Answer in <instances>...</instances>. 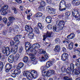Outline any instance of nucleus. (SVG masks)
<instances>
[{"label":"nucleus","mask_w":80,"mask_h":80,"mask_svg":"<svg viewBox=\"0 0 80 80\" xmlns=\"http://www.w3.org/2000/svg\"><path fill=\"white\" fill-rule=\"evenodd\" d=\"M42 13L40 12H38L36 14L35 16V17L36 18H38V17H42Z\"/></svg>","instance_id":"28"},{"label":"nucleus","mask_w":80,"mask_h":80,"mask_svg":"<svg viewBox=\"0 0 80 80\" xmlns=\"http://www.w3.org/2000/svg\"><path fill=\"white\" fill-rule=\"evenodd\" d=\"M41 5L42 6V7H44L46 3L44 1H42L41 2Z\"/></svg>","instance_id":"45"},{"label":"nucleus","mask_w":80,"mask_h":80,"mask_svg":"<svg viewBox=\"0 0 80 80\" xmlns=\"http://www.w3.org/2000/svg\"><path fill=\"white\" fill-rule=\"evenodd\" d=\"M36 48H38L40 47V44L38 43L35 44Z\"/></svg>","instance_id":"55"},{"label":"nucleus","mask_w":80,"mask_h":80,"mask_svg":"<svg viewBox=\"0 0 80 80\" xmlns=\"http://www.w3.org/2000/svg\"><path fill=\"white\" fill-rule=\"evenodd\" d=\"M28 57L26 56L24 58L23 60L24 63H26V62H28Z\"/></svg>","instance_id":"29"},{"label":"nucleus","mask_w":80,"mask_h":80,"mask_svg":"<svg viewBox=\"0 0 80 80\" xmlns=\"http://www.w3.org/2000/svg\"><path fill=\"white\" fill-rule=\"evenodd\" d=\"M3 67V62L0 61V67Z\"/></svg>","instance_id":"60"},{"label":"nucleus","mask_w":80,"mask_h":80,"mask_svg":"<svg viewBox=\"0 0 80 80\" xmlns=\"http://www.w3.org/2000/svg\"><path fill=\"white\" fill-rule=\"evenodd\" d=\"M29 55L30 56H31V58L32 59H33L34 58H35V57L34 56V57H33V54H32V53H30L29 54Z\"/></svg>","instance_id":"53"},{"label":"nucleus","mask_w":80,"mask_h":80,"mask_svg":"<svg viewBox=\"0 0 80 80\" xmlns=\"http://www.w3.org/2000/svg\"><path fill=\"white\" fill-rule=\"evenodd\" d=\"M65 68L64 67H63L61 68V70L62 72H65Z\"/></svg>","instance_id":"49"},{"label":"nucleus","mask_w":80,"mask_h":80,"mask_svg":"<svg viewBox=\"0 0 80 80\" xmlns=\"http://www.w3.org/2000/svg\"><path fill=\"white\" fill-rule=\"evenodd\" d=\"M12 9L13 10H14V13H15V14H17V13H18V11H17V9L16 8H15L14 7H13L12 8Z\"/></svg>","instance_id":"30"},{"label":"nucleus","mask_w":80,"mask_h":80,"mask_svg":"<svg viewBox=\"0 0 80 80\" xmlns=\"http://www.w3.org/2000/svg\"><path fill=\"white\" fill-rule=\"evenodd\" d=\"M75 65L77 66V67L75 71V74L76 75H79L80 73V64L76 63Z\"/></svg>","instance_id":"10"},{"label":"nucleus","mask_w":80,"mask_h":80,"mask_svg":"<svg viewBox=\"0 0 80 80\" xmlns=\"http://www.w3.org/2000/svg\"><path fill=\"white\" fill-rule=\"evenodd\" d=\"M65 15L66 17L68 18V17L70 15V12H67L65 13Z\"/></svg>","instance_id":"38"},{"label":"nucleus","mask_w":80,"mask_h":80,"mask_svg":"<svg viewBox=\"0 0 80 80\" xmlns=\"http://www.w3.org/2000/svg\"><path fill=\"white\" fill-rule=\"evenodd\" d=\"M46 10L51 14H55V9L51 8L50 6H47L46 7Z\"/></svg>","instance_id":"6"},{"label":"nucleus","mask_w":80,"mask_h":80,"mask_svg":"<svg viewBox=\"0 0 80 80\" xmlns=\"http://www.w3.org/2000/svg\"><path fill=\"white\" fill-rule=\"evenodd\" d=\"M55 42L56 43H59L60 42V39L58 38H56L55 39Z\"/></svg>","instance_id":"33"},{"label":"nucleus","mask_w":80,"mask_h":80,"mask_svg":"<svg viewBox=\"0 0 80 80\" xmlns=\"http://www.w3.org/2000/svg\"><path fill=\"white\" fill-rule=\"evenodd\" d=\"M46 22L48 23H50L52 22V18L50 16L47 17L46 18Z\"/></svg>","instance_id":"21"},{"label":"nucleus","mask_w":80,"mask_h":80,"mask_svg":"<svg viewBox=\"0 0 80 80\" xmlns=\"http://www.w3.org/2000/svg\"><path fill=\"white\" fill-rule=\"evenodd\" d=\"M13 23V22H9L8 23V26H10V25H11L12 23Z\"/></svg>","instance_id":"62"},{"label":"nucleus","mask_w":80,"mask_h":80,"mask_svg":"<svg viewBox=\"0 0 80 80\" xmlns=\"http://www.w3.org/2000/svg\"><path fill=\"white\" fill-rule=\"evenodd\" d=\"M24 65V64H23V63L22 62H20L18 64V66L17 67V68L18 70H20V68H22V67H23Z\"/></svg>","instance_id":"22"},{"label":"nucleus","mask_w":80,"mask_h":80,"mask_svg":"<svg viewBox=\"0 0 80 80\" xmlns=\"http://www.w3.org/2000/svg\"><path fill=\"white\" fill-rule=\"evenodd\" d=\"M68 55L67 53H64L62 55L61 59L63 61H66V60L68 59Z\"/></svg>","instance_id":"14"},{"label":"nucleus","mask_w":80,"mask_h":80,"mask_svg":"<svg viewBox=\"0 0 80 80\" xmlns=\"http://www.w3.org/2000/svg\"><path fill=\"white\" fill-rule=\"evenodd\" d=\"M43 8V7L42 6H40L38 7V10H42Z\"/></svg>","instance_id":"50"},{"label":"nucleus","mask_w":80,"mask_h":80,"mask_svg":"<svg viewBox=\"0 0 80 80\" xmlns=\"http://www.w3.org/2000/svg\"><path fill=\"white\" fill-rule=\"evenodd\" d=\"M55 73V71L53 70H49L48 71L46 74H44V75H45L46 77H49V76H51V75H52L54 74Z\"/></svg>","instance_id":"11"},{"label":"nucleus","mask_w":80,"mask_h":80,"mask_svg":"<svg viewBox=\"0 0 80 80\" xmlns=\"http://www.w3.org/2000/svg\"><path fill=\"white\" fill-rule=\"evenodd\" d=\"M20 73H21L20 70L16 69L14 71L13 73H11V76L13 78H15L17 76V75H19Z\"/></svg>","instance_id":"7"},{"label":"nucleus","mask_w":80,"mask_h":80,"mask_svg":"<svg viewBox=\"0 0 80 80\" xmlns=\"http://www.w3.org/2000/svg\"><path fill=\"white\" fill-rule=\"evenodd\" d=\"M64 6H63L60 5H59V10L60 11H61V10L63 8V7Z\"/></svg>","instance_id":"58"},{"label":"nucleus","mask_w":80,"mask_h":80,"mask_svg":"<svg viewBox=\"0 0 80 80\" xmlns=\"http://www.w3.org/2000/svg\"><path fill=\"white\" fill-rule=\"evenodd\" d=\"M41 69L42 75H44V74H45V73H46V72H45V70H46V67L45 66L41 67Z\"/></svg>","instance_id":"19"},{"label":"nucleus","mask_w":80,"mask_h":80,"mask_svg":"<svg viewBox=\"0 0 80 80\" xmlns=\"http://www.w3.org/2000/svg\"><path fill=\"white\" fill-rule=\"evenodd\" d=\"M5 71L6 72H8L11 69H10L7 68H5Z\"/></svg>","instance_id":"56"},{"label":"nucleus","mask_w":80,"mask_h":80,"mask_svg":"<svg viewBox=\"0 0 80 80\" xmlns=\"http://www.w3.org/2000/svg\"><path fill=\"white\" fill-rule=\"evenodd\" d=\"M32 49H30V51L31 52H32V53H33L36 54V53H37V51L35 49V48H36V45H35V44L32 45Z\"/></svg>","instance_id":"15"},{"label":"nucleus","mask_w":80,"mask_h":80,"mask_svg":"<svg viewBox=\"0 0 80 80\" xmlns=\"http://www.w3.org/2000/svg\"><path fill=\"white\" fill-rule=\"evenodd\" d=\"M47 27L49 30H51V29H52V28H53V26L52 24H49L48 25Z\"/></svg>","instance_id":"36"},{"label":"nucleus","mask_w":80,"mask_h":80,"mask_svg":"<svg viewBox=\"0 0 80 80\" xmlns=\"http://www.w3.org/2000/svg\"><path fill=\"white\" fill-rule=\"evenodd\" d=\"M23 51V47L22 46L19 47V53H22V52Z\"/></svg>","instance_id":"43"},{"label":"nucleus","mask_w":80,"mask_h":80,"mask_svg":"<svg viewBox=\"0 0 80 80\" xmlns=\"http://www.w3.org/2000/svg\"><path fill=\"white\" fill-rule=\"evenodd\" d=\"M75 37V34L72 33H71L70 35H68L67 36V38L68 39L71 40V39H73Z\"/></svg>","instance_id":"20"},{"label":"nucleus","mask_w":80,"mask_h":80,"mask_svg":"<svg viewBox=\"0 0 80 80\" xmlns=\"http://www.w3.org/2000/svg\"><path fill=\"white\" fill-rule=\"evenodd\" d=\"M38 26L40 29H42L43 27H42V24H41V23H38Z\"/></svg>","instance_id":"40"},{"label":"nucleus","mask_w":80,"mask_h":80,"mask_svg":"<svg viewBox=\"0 0 80 80\" xmlns=\"http://www.w3.org/2000/svg\"><path fill=\"white\" fill-rule=\"evenodd\" d=\"M60 50V47L59 46L57 45L54 49V51L56 52H59Z\"/></svg>","instance_id":"23"},{"label":"nucleus","mask_w":80,"mask_h":80,"mask_svg":"<svg viewBox=\"0 0 80 80\" xmlns=\"http://www.w3.org/2000/svg\"><path fill=\"white\" fill-rule=\"evenodd\" d=\"M8 20L9 21H11V22H13V20H15V18L13 17H11L9 18Z\"/></svg>","instance_id":"35"},{"label":"nucleus","mask_w":80,"mask_h":80,"mask_svg":"<svg viewBox=\"0 0 80 80\" xmlns=\"http://www.w3.org/2000/svg\"><path fill=\"white\" fill-rule=\"evenodd\" d=\"M15 52H17L18 50V45L20 43V41L19 40H17L15 42Z\"/></svg>","instance_id":"16"},{"label":"nucleus","mask_w":80,"mask_h":80,"mask_svg":"<svg viewBox=\"0 0 80 80\" xmlns=\"http://www.w3.org/2000/svg\"><path fill=\"white\" fill-rule=\"evenodd\" d=\"M26 50H27V48H28V50H29L31 47H32V45L29 42H26L25 43Z\"/></svg>","instance_id":"18"},{"label":"nucleus","mask_w":80,"mask_h":80,"mask_svg":"<svg viewBox=\"0 0 80 80\" xmlns=\"http://www.w3.org/2000/svg\"><path fill=\"white\" fill-rule=\"evenodd\" d=\"M35 29V32L37 34L39 33L40 32L39 31V30L38 29V28H34Z\"/></svg>","instance_id":"37"},{"label":"nucleus","mask_w":80,"mask_h":80,"mask_svg":"<svg viewBox=\"0 0 80 80\" xmlns=\"http://www.w3.org/2000/svg\"><path fill=\"white\" fill-rule=\"evenodd\" d=\"M32 63L33 65H36L37 63V61L36 59H34L32 61Z\"/></svg>","instance_id":"48"},{"label":"nucleus","mask_w":80,"mask_h":80,"mask_svg":"<svg viewBox=\"0 0 80 80\" xmlns=\"http://www.w3.org/2000/svg\"><path fill=\"white\" fill-rule=\"evenodd\" d=\"M70 69L69 68H68L66 70V72H67L68 73L70 72Z\"/></svg>","instance_id":"64"},{"label":"nucleus","mask_w":80,"mask_h":80,"mask_svg":"<svg viewBox=\"0 0 80 80\" xmlns=\"http://www.w3.org/2000/svg\"><path fill=\"white\" fill-rule=\"evenodd\" d=\"M12 67V65L10 63H8L5 66V68H8L9 69H10L11 70V68Z\"/></svg>","instance_id":"25"},{"label":"nucleus","mask_w":80,"mask_h":80,"mask_svg":"<svg viewBox=\"0 0 80 80\" xmlns=\"http://www.w3.org/2000/svg\"><path fill=\"white\" fill-rule=\"evenodd\" d=\"M70 68L71 70L74 69V64H73L71 63L70 64Z\"/></svg>","instance_id":"46"},{"label":"nucleus","mask_w":80,"mask_h":80,"mask_svg":"<svg viewBox=\"0 0 80 80\" xmlns=\"http://www.w3.org/2000/svg\"><path fill=\"white\" fill-rule=\"evenodd\" d=\"M60 5L63 6L64 7H67L66 2L64 0H62L60 2Z\"/></svg>","instance_id":"24"},{"label":"nucleus","mask_w":80,"mask_h":80,"mask_svg":"<svg viewBox=\"0 0 80 80\" xmlns=\"http://www.w3.org/2000/svg\"><path fill=\"white\" fill-rule=\"evenodd\" d=\"M68 55L67 53H64L62 55L61 59L63 61H66V60L68 59Z\"/></svg>","instance_id":"13"},{"label":"nucleus","mask_w":80,"mask_h":80,"mask_svg":"<svg viewBox=\"0 0 80 80\" xmlns=\"http://www.w3.org/2000/svg\"><path fill=\"white\" fill-rule=\"evenodd\" d=\"M54 35V34L52 32H49L47 31L46 33L44 34L43 36V40H46L47 38H50V37H53Z\"/></svg>","instance_id":"4"},{"label":"nucleus","mask_w":80,"mask_h":80,"mask_svg":"<svg viewBox=\"0 0 80 80\" xmlns=\"http://www.w3.org/2000/svg\"><path fill=\"white\" fill-rule=\"evenodd\" d=\"M46 55H45V56L44 59H41L40 60V62H45L46 60H48V56L47 54Z\"/></svg>","instance_id":"26"},{"label":"nucleus","mask_w":80,"mask_h":80,"mask_svg":"<svg viewBox=\"0 0 80 80\" xmlns=\"http://www.w3.org/2000/svg\"><path fill=\"white\" fill-rule=\"evenodd\" d=\"M76 15V16H74V17L76 18V20H78V21H79V20H80V16L79 14V15Z\"/></svg>","instance_id":"34"},{"label":"nucleus","mask_w":80,"mask_h":80,"mask_svg":"<svg viewBox=\"0 0 80 80\" xmlns=\"http://www.w3.org/2000/svg\"><path fill=\"white\" fill-rule=\"evenodd\" d=\"M4 25L2 23L0 24V30H1L2 28L3 27Z\"/></svg>","instance_id":"61"},{"label":"nucleus","mask_w":80,"mask_h":80,"mask_svg":"<svg viewBox=\"0 0 80 80\" xmlns=\"http://www.w3.org/2000/svg\"><path fill=\"white\" fill-rule=\"evenodd\" d=\"M22 36L21 35H17L16 36V38H17L18 40V39H20Z\"/></svg>","instance_id":"39"},{"label":"nucleus","mask_w":80,"mask_h":80,"mask_svg":"<svg viewBox=\"0 0 80 80\" xmlns=\"http://www.w3.org/2000/svg\"><path fill=\"white\" fill-rule=\"evenodd\" d=\"M13 49L11 48L10 49L9 47H7L6 48L4 47L3 49L2 50V52L4 54H6V55H9L10 53L12 52Z\"/></svg>","instance_id":"3"},{"label":"nucleus","mask_w":80,"mask_h":80,"mask_svg":"<svg viewBox=\"0 0 80 80\" xmlns=\"http://www.w3.org/2000/svg\"><path fill=\"white\" fill-rule=\"evenodd\" d=\"M56 23L57 25L62 28H63L64 27V25H65V22H64V21H60L58 20L57 21Z\"/></svg>","instance_id":"8"},{"label":"nucleus","mask_w":80,"mask_h":80,"mask_svg":"<svg viewBox=\"0 0 80 80\" xmlns=\"http://www.w3.org/2000/svg\"><path fill=\"white\" fill-rule=\"evenodd\" d=\"M55 63V59H53V61H48L46 63V67L47 68H49L52 67L54 63Z\"/></svg>","instance_id":"9"},{"label":"nucleus","mask_w":80,"mask_h":80,"mask_svg":"<svg viewBox=\"0 0 80 80\" xmlns=\"http://www.w3.org/2000/svg\"><path fill=\"white\" fill-rule=\"evenodd\" d=\"M76 61L78 63H80V58H79L78 59L76 60Z\"/></svg>","instance_id":"63"},{"label":"nucleus","mask_w":80,"mask_h":80,"mask_svg":"<svg viewBox=\"0 0 80 80\" xmlns=\"http://www.w3.org/2000/svg\"><path fill=\"white\" fill-rule=\"evenodd\" d=\"M73 42H71L70 43V44L68 45V47L69 49L70 50H72L73 48Z\"/></svg>","instance_id":"27"},{"label":"nucleus","mask_w":80,"mask_h":80,"mask_svg":"<svg viewBox=\"0 0 80 80\" xmlns=\"http://www.w3.org/2000/svg\"><path fill=\"white\" fill-rule=\"evenodd\" d=\"M52 0H47V3H48L49 4H50V3H52Z\"/></svg>","instance_id":"57"},{"label":"nucleus","mask_w":80,"mask_h":80,"mask_svg":"<svg viewBox=\"0 0 80 80\" xmlns=\"http://www.w3.org/2000/svg\"><path fill=\"white\" fill-rule=\"evenodd\" d=\"M72 13L74 17H75L76 15H79L78 11L77 9H73L72 12Z\"/></svg>","instance_id":"12"},{"label":"nucleus","mask_w":80,"mask_h":80,"mask_svg":"<svg viewBox=\"0 0 80 80\" xmlns=\"http://www.w3.org/2000/svg\"><path fill=\"white\" fill-rule=\"evenodd\" d=\"M3 21L5 23H7V19L6 18H4Z\"/></svg>","instance_id":"44"},{"label":"nucleus","mask_w":80,"mask_h":80,"mask_svg":"<svg viewBox=\"0 0 80 80\" xmlns=\"http://www.w3.org/2000/svg\"><path fill=\"white\" fill-rule=\"evenodd\" d=\"M8 61L9 63H13V61L14 60V59H8Z\"/></svg>","instance_id":"52"},{"label":"nucleus","mask_w":80,"mask_h":80,"mask_svg":"<svg viewBox=\"0 0 80 80\" xmlns=\"http://www.w3.org/2000/svg\"><path fill=\"white\" fill-rule=\"evenodd\" d=\"M8 59L14 60V56L13 55H11L8 57Z\"/></svg>","instance_id":"42"},{"label":"nucleus","mask_w":80,"mask_h":80,"mask_svg":"<svg viewBox=\"0 0 80 80\" xmlns=\"http://www.w3.org/2000/svg\"><path fill=\"white\" fill-rule=\"evenodd\" d=\"M14 30H18V29L19 27H18V26L17 25H15L14 26Z\"/></svg>","instance_id":"47"},{"label":"nucleus","mask_w":80,"mask_h":80,"mask_svg":"<svg viewBox=\"0 0 80 80\" xmlns=\"http://www.w3.org/2000/svg\"><path fill=\"white\" fill-rule=\"evenodd\" d=\"M63 79H64L65 80H72V78H69V77L67 76H65L64 77Z\"/></svg>","instance_id":"32"},{"label":"nucleus","mask_w":80,"mask_h":80,"mask_svg":"<svg viewBox=\"0 0 80 80\" xmlns=\"http://www.w3.org/2000/svg\"><path fill=\"white\" fill-rule=\"evenodd\" d=\"M72 3L74 5H78L80 4V0H74Z\"/></svg>","instance_id":"17"},{"label":"nucleus","mask_w":80,"mask_h":80,"mask_svg":"<svg viewBox=\"0 0 80 80\" xmlns=\"http://www.w3.org/2000/svg\"><path fill=\"white\" fill-rule=\"evenodd\" d=\"M32 73H34L33 74L30 72L28 71H24L23 72V74L24 76L27 77V78L28 80H31L33 78H36L38 77V74L36 71L32 70L31 71Z\"/></svg>","instance_id":"1"},{"label":"nucleus","mask_w":80,"mask_h":80,"mask_svg":"<svg viewBox=\"0 0 80 80\" xmlns=\"http://www.w3.org/2000/svg\"><path fill=\"white\" fill-rule=\"evenodd\" d=\"M25 28L26 31L28 32H30L28 34V37L31 39L33 38L34 37V34L32 33L33 31V29L32 28L26 25L25 26Z\"/></svg>","instance_id":"2"},{"label":"nucleus","mask_w":80,"mask_h":80,"mask_svg":"<svg viewBox=\"0 0 80 80\" xmlns=\"http://www.w3.org/2000/svg\"><path fill=\"white\" fill-rule=\"evenodd\" d=\"M16 2L19 3H22V1L21 0H15Z\"/></svg>","instance_id":"54"},{"label":"nucleus","mask_w":80,"mask_h":80,"mask_svg":"<svg viewBox=\"0 0 80 80\" xmlns=\"http://www.w3.org/2000/svg\"><path fill=\"white\" fill-rule=\"evenodd\" d=\"M8 6L7 5H4L2 7L1 9L2 15H7V12H8L7 9H8Z\"/></svg>","instance_id":"5"},{"label":"nucleus","mask_w":80,"mask_h":80,"mask_svg":"<svg viewBox=\"0 0 80 80\" xmlns=\"http://www.w3.org/2000/svg\"><path fill=\"white\" fill-rule=\"evenodd\" d=\"M19 57H20V55H19V54H18L16 55L15 56L16 62H17V61L18 60V59L19 58Z\"/></svg>","instance_id":"41"},{"label":"nucleus","mask_w":80,"mask_h":80,"mask_svg":"<svg viewBox=\"0 0 80 80\" xmlns=\"http://www.w3.org/2000/svg\"><path fill=\"white\" fill-rule=\"evenodd\" d=\"M56 27H57L56 26V25H54L53 28V32H57L58 31L57 30V29Z\"/></svg>","instance_id":"31"},{"label":"nucleus","mask_w":80,"mask_h":80,"mask_svg":"<svg viewBox=\"0 0 80 80\" xmlns=\"http://www.w3.org/2000/svg\"><path fill=\"white\" fill-rule=\"evenodd\" d=\"M38 53H42V52H43V49H38Z\"/></svg>","instance_id":"51"},{"label":"nucleus","mask_w":80,"mask_h":80,"mask_svg":"<svg viewBox=\"0 0 80 80\" xmlns=\"http://www.w3.org/2000/svg\"><path fill=\"white\" fill-rule=\"evenodd\" d=\"M10 44L11 45H14V42L13 41H11L10 42Z\"/></svg>","instance_id":"59"}]
</instances>
